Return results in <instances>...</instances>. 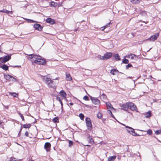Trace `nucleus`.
<instances>
[{
    "mask_svg": "<svg viewBox=\"0 0 161 161\" xmlns=\"http://www.w3.org/2000/svg\"><path fill=\"white\" fill-rule=\"evenodd\" d=\"M28 58L30 59L31 61L33 63L37 64L44 65L46 64L45 61L38 55L33 54L29 55Z\"/></svg>",
    "mask_w": 161,
    "mask_h": 161,
    "instance_id": "nucleus-1",
    "label": "nucleus"
},
{
    "mask_svg": "<svg viewBox=\"0 0 161 161\" xmlns=\"http://www.w3.org/2000/svg\"><path fill=\"white\" fill-rule=\"evenodd\" d=\"M43 80L48 86L51 88H54L58 83V81L57 78L51 80L50 78L45 76L44 77Z\"/></svg>",
    "mask_w": 161,
    "mask_h": 161,
    "instance_id": "nucleus-2",
    "label": "nucleus"
},
{
    "mask_svg": "<svg viewBox=\"0 0 161 161\" xmlns=\"http://www.w3.org/2000/svg\"><path fill=\"white\" fill-rule=\"evenodd\" d=\"M126 127L128 128L126 130L127 132L133 136H139L140 135L137 134L134 131V129L133 128L128 126H126Z\"/></svg>",
    "mask_w": 161,
    "mask_h": 161,
    "instance_id": "nucleus-3",
    "label": "nucleus"
},
{
    "mask_svg": "<svg viewBox=\"0 0 161 161\" xmlns=\"http://www.w3.org/2000/svg\"><path fill=\"white\" fill-rule=\"evenodd\" d=\"M112 56V53H107L103 56H100L99 58L101 60H107L110 58Z\"/></svg>",
    "mask_w": 161,
    "mask_h": 161,
    "instance_id": "nucleus-4",
    "label": "nucleus"
},
{
    "mask_svg": "<svg viewBox=\"0 0 161 161\" xmlns=\"http://www.w3.org/2000/svg\"><path fill=\"white\" fill-rule=\"evenodd\" d=\"M159 35V33H156L154 35L152 36L150 38H148L147 40L150 41L151 42H153L157 39Z\"/></svg>",
    "mask_w": 161,
    "mask_h": 161,
    "instance_id": "nucleus-5",
    "label": "nucleus"
},
{
    "mask_svg": "<svg viewBox=\"0 0 161 161\" xmlns=\"http://www.w3.org/2000/svg\"><path fill=\"white\" fill-rule=\"evenodd\" d=\"M86 125L88 129L91 130L92 129V125L90 119L89 118L86 119Z\"/></svg>",
    "mask_w": 161,
    "mask_h": 161,
    "instance_id": "nucleus-6",
    "label": "nucleus"
},
{
    "mask_svg": "<svg viewBox=\"0 0 161 161\" xmlns=\"http://www.w3.org/2000/svg\"><path fill=\"white\" fill-rule=\"evenodd\" d=\"M128 108L131 110H135L136 109V106L132 103L128 102Z\"/></svg>",
    "mask_w": 161,
    "mask_h": 161,
    "instance_id": "nucleus-7",
    "label": "nucleus"
},
{
    "mask_svg": "<svg viewBox=\"0 0 161 161\" xmlns=\"http://www.w3.org/2000/svg\"><path fill=\"white\" fill-rule=\"evenodd\" d=\"M137 57L133 54H130L125 56V58H130L132 60H136V59Z\"/></svg>",
    "mask_w": 161,
    "mask_h": 161,
    "instance_id": "nucleus-8",
    "label": "nucleus"
},
{
    "mask_svg": "<svg viewBox=\"0 0 161 161\" xmlns=\"http://www.w3.org/2000/svg\"><path fill=\"white\" fill-rule=\"evenodd\" d=\"M92 103L96 105H98L100 103L99 100L97 98L91 97Z\"/></svg>",
    "mask_w": 161,
    "mask_h": 161,
    "instance_id": "nucleus-9",
    "label": "nucleus"
},
{
    "mask_svg": "<svg viewBox=\"0 0 161 161\" xmlns=\"http://www.w3.org/2000/svg\"><path fill=\"white\" fill-rule=\"evenodd\" d=\"M121 107V109L125 111H127L128 109L129 108L128 102L122 104Z\"/></svg>",
    "mask_w": 161,
    "mask_h": 161,
    "instance_id": "nucleus-10",
    "label": "nucleus"
},
{
    "mask_svg": "<svg viewBox=\"0 0 161 161\" xmlns=\"http://www.w3.org/2000/svg\"><path fill=\"white\" fill-rule=\"evenodd\" d=\"M51 144L49 142H46L44 145V148L47 152L49 151L50 148Z\"/></svg>",
    "mask_w": 161,
    "mask_h": 161,
    "instance_id": "nucleus-11",
    "label": "nucleus"
},
{
    "mask_svg": "<svg viewBox=\"0 0 161 161\" xmlns=\"http://www.w3.org/2000/svg\"><path fill=\"white\" fill-rule=\"evenodd\" d=\"M4 78L7 80L11 81V79H15V78L9 75H4Z\"/></svg>",
    "mask_w": 161,
    "mask_h": 161,
    "instance_id": "nucleus-12",
    "label": "nucleus"
},
{
    "mask_svg": "<svg viewBox=\"0 0 161 161\" xmlns=\"http://www.w3.org/2000/svg\"><path fill=\"white\" fill-rule=\"evenodd\" d=\"M11 58V56H7L3 58V60L1 61L3 63H4L8 61Z\"/></svg>",
    "mask_w": 161,
    "mask_h": 161,
    "instance_id": "nucleus-13",
    "label": "nucleus"
},
{
    "mask_svg": "<svg viewBox=\"0 0 161 161\" xmlns=\"http://www.w3.org/2000/svg\"><path fill=\"white\" fill-rule=\"evenodd\" d=\"M50 6L53 7H59L60 6L59 4L57 2H55L53 1H51L50 3Z\"/></svg>",
    "mask_w": 161,
    "mask_h": 161,
    "instance_id": "nucleus-14",
    "label": "nucleus"
},
{
    "mask_svg": "<svg viewBox=\"0 0 161 161\" xmlns=\"http://www.w3.org/2000/svg\"><path fill=\"white\" fill-rule=\"evenodd\" d=\"M34 27L36 29L40 31L42 29V28L40 24H36L34 25Z\"/></svg>",
    "mask_w": 161,
    "mask_h": 161,
    "instance_id": "nucleus-15",
    "label": "nucleus"
},
{
    "mask_svg": "<svg viewBox=\"0 0 161 161\" xmlns=\"http://www.w3.org/2000/svg\"><path fill=\"white\" fill-rule=\"evenodd\" d=\"M106 105L108 108H109L110 109H113L115 110V109L112 106L111 104L109 102H105Z\"/></svg>",
    "mask_w": 161,
    "mask_h": 161,
    "instance_id": "nucleus-16",
    "label": "nucleus"
},
{
    "mask_svg": "<svg viewBox=\"0 0 161 161\" xmlns=\"http://www.w3.org/2000/svg\"><path fill=\"white\" fill-rule=\"evenodd\" d=\"M59 94L65 99H66V94L64 91L63 90L59 92Z\"/></svg>",
    "mask_w": 161,
    "mask_h": 161,
    "instance_id": "nucleus-17",
    "label": "nucleus"
},
{
    "mask_svg": "<svg viewBox=\"0 0 161 161\" xmlns=\"http://www.w3.org/2000/svg\"><path fill=\"white\" fill-rule=\"evenodd\" d=\"M46 22L51 24H53L54 23V21L53 19L50 18H48L46 19Z\"/></svg>",
    "mask_w": 161,
    "mask_h": 161,
    "instance_id": "nucleus-18",
    "label": "nucleus"
},
{
    "mask_svg": "<svg viewBox=\"0 0 161 161\" xmlns=\"http://www.w3.org/2000/svg\"><path fill=\"white\" fill-rule=\"evenodd\" d=\"M118 72V70L116 69H113L110 71V73L113 75H116Z\"/></svg>",
    "mask_w": 161,
    "mask_h": 161,
    "instance_id": "nucleus-19",
    "label": "nucleus"
},
{
    "mask_svg": "<svg viewBox=\"0 0 161 161\" xmlns=\"http://www.w3.org/2000/svg\"><path fill=\"white\" fill-rule=\"evenodd\" d=\"M116 158V156H112L109 157L108 159V161H114Z\"/></svg>",
    "mask_w": 161,
    "mask_h": 161,
    "instance_id": "nucleus-20",
    "label": "nucleus"
},
{
    "mask_svg": "<svg viewBox=\"0 0 161 161\" xmlns=\"http://www.w3.org/2000/svg\"><path fill=\"white\" fill-rule=\"evenodd\" d=\"M0 12L5 13L7 14H12V11H9L7 10H3L0 11Z\"/></svg>",
    "mask_w": 161,
    "mask_h": 161,
    "instance_id": "nucleus-21",
    "label": "nucleus"
},
{
    "mask_svg": "<svg viewBox=\"0 0 161 161\" xmlns=\"http://www.w3.org/2000/svg\"><path fill=\"white\" fill-rule=\"evenodd\" d=\"M66 79L67 80L70 81L72 80V78L69 74H66Z\"/></svg>",
    "mask_w": 161,
    "mask_h": 161,
    "instance_id": "nucleus-22",
    "label": "nucleus"
},
{
    "mask_svg": "<svg viewBox=\"0 0 161 161\" xmlns=\"http://www.w3.org/2000/svg\"><path fill=\"white\" fill-rule=\"evenodd\" d=\"M151 112L150 111H148L147 113L145 114V117L148 118L151 116Z\"/></svg>",
    "mask_w": 161,
    "mask_h": 161,
    "instance_id": "nucleus-23",
    "label": "nucleus"
},
{
    "mask_svg": "<svg viewBox=\"0 0 161 161\" xmlns=\"http://www.w3.org/2000/svg\"><path fill=\"white\" fill-rule=\"evenodd\" d=\"M56 99L57 100H58L59 102H60L61 105V108H62L63 107V104L61 98L57 96V97Z\"/></svg>",
    "mask_w": 161,
    "mask_h": 161,
    "instance_id": "nucleus-24",
    "label": "nucleus"
},
{
    "mask_svg": "<svg viewBox=\"0 0 161 161\" xmlns=\"http://www.w3.org/2000/svg\"><path fill=\"white\" fill-rule=\"evenodd\" d=\"M1 68L5 70L6 71L8 69V66L5 64L1 66Z\"/></svg>",
    "mask_w": 161,
    "mask_h": 161,
    "instance_id": "nucleus-25",
    "label": "nucleus"
},
{
    "mask_svg": "<svg viewBox=\"0 0 161 161\" xmlns=\"http://www.w3.org/2000/svg\"><path fill=\"white\" fill-rule=\"evenodd\" d=\"M101 98L103 100H105L107 99V96L104 94L101 95L100 96Z\"/></svg>",
    "mask_w": 161,
    "mask_h": 161,
    "instance_id": "nucleus-26",
    "label": "nucleus"
},
{
    "mask_svg": "<svg viewBox=\"0 0 161 161\" xmlns=\"http://www.w3.org/2000/svg\"><path fill=\"white\" fill-rule=\"evenodd\" d=\"M9 95H10L13 97H17V94L15 92H10L9 93Z\"/></svg>",
    "mask_w": 161,
    "mask_h": 161,
    "instance_id": "nucleus-27",
    "label": "nucleus"
},
{
    "mask_svg": "<svg viewBox=\"0 0 161 161\" xmlns=\"http://www.w3.org/2000/svg\"><path fill=\"white\" fill-rule=\"evenodd\" d=\"M115 58L116 60H120V58H119V56L118 54H116L115 55Z\"/></svg>",
    "mask_w": 161,
    "mask_h": 161,
    "instance_id": "nucleus-28",
    "label": "nucleus"
},
{
    "mask_svg": "<svg viewBox=\"0 0 161 161\" xmlns=\"http://www.w3.org/2000/svg\"><path fill=\"white\" fill-rule=\"evenodd\" d=\"M131 2L133 3L137 4L139 3V0H131Z\"/></svg>",
    "mask_w": 161,
    "mask_h": 161,
    "instance_id": "nucleus-29",
    "label": "nucleus"
},
{
    "mask_svg": "<svg viewBox=\"0 0 161 161\" xmlns=\"http://www.w3.org/2000/svg\"><path fill=\"white\" fill-rule=\"evenodd\" d=\"M23 127L25 128H29L31 126V125L30 124L24 125Z\"/></svg>",
    "mask_w": 161,
    "mask_h": 161,
    "instance_id": "nucleus-30",
    "label": "nucleus"
},
{
    "mask_svg": "<svg viewBox=\"0 0 161 161\" xmlns=\"http://www.w3.org/2000/svg\"><path fill=\"white\" fill-rule=\"evenodd\" d=\"M153 133L151 129H149L147 131V134L149 135L152 134Z\"/></svg>",
    "mask_w": 161,
    "mask_h": 161,
    "instance_id": "nucleus-31",
    "label": "nucleus"
},
{
    "mask_svg": "<svg viewBox=\"0 0 161 161\" xmlns=\"http://www.w3.org/2000/svg\"><path fill=\"white\" fill-rule=\"evenodd\" d=\"M79 117H80V119L82 120H83L84 118V115L83 114L80 113L79 114Z\"/></svg>",
    "mask_w": 161,
    "mask_h": 161,
    "instance_id": "nucleus-32",
    "label": "nucleus"
},
{
    "mask_svg": "<svg viewBox=\"0 0 161 161\" xmlns=\"http://www.w3.org/2000/svg\"><path fill=\"white\" fill-rule=\"evenodd\" d=\"M88 139L89 140L90 142L91 143L93 142V140L92 138L89 137H88Z\"/></svg>",
    "mask_w": 161,
    "mask_h": 161,
    "instance_id": "nucleus-33",
    "label": "nucleus"
},
{
    "mask_svg": "<svg viewBox=\"0 0 161 161\" xmlns=\"http://www.w3.org/2000/svg\"><path fill=\"white\" fill-rule=\"evenodd\" d=\"M29 23H34L35 22L34 21L30 19H25Z\"/></svg>",
    "mask_w": 161,
    "mask_h": 161,
    "instance_id": "nucleus-34",
    "label": "nucleus"
},
{
    "mask_svg": "<svg viewBox=\"0 0 161 161\" xmlns=\"http://www.w3.org/2000/svg\"><path fill=\"white\" fill-rule=\"evenodd\" d=\"M69 147H71L73 145V142L71 141H69Z\"/></svg>",
    "mask_w": 161,
    "mask_h": 161,
    "instance_id": "nucleus-35",
    "label": "nucleus"
},
{
    "mask_svg": "<svg viewBox=\"0 0 161 161\" xmlns=\"http://www.w3.org/2000/svg\"><path fill=\"white\" fill-rule=\"evenodd\" d=\"M155 133L156 135H158L161 134V130H157L155 131Z\"/></svg>",
    "mask_w": 161,
    "mask_h": 161,
    "instance_id": "nucleus-36",
    "label": "nucleus"
},
{
    "mask_svg": "<svg viewBox=\"0 0 161 161\" xmlns=\"http://www.w3.org/2000/svg\"><path fill=\"white\" fill-rule=\"evenodd\" d=\"M122 62L124 64H128L129 63V61L127 59H124L122 61Z\"/></svg>",
    "mask_w": 161,
    "mask_h": 161,
    "instance_id": "nucleus-37",
    "label": "nucleus"
},
{
    "mask_svg": "<svg viewBox=\"0 0 161 161\" xmlns=\"http://www.w3.org/2000/svg\"><path fill=\"white\" fill-rule=\"evenodd\" d=\"M108 113L112 117L114 118V115L112 114V113L110 110H108Z\"/></svg>",
    "mask_w": 161,
    "mask_h": 161,
    "instance_id": "nucleus-38",
    "label": "nucleus"
},
{
    "mask_svg": "<svg viewBox=\"0 0 161 161\" xmlns=\"http://www.w3.org/2000/svg\"><path fill=\"white\" fill-rule=\"evenodd\" d=\"M83 99L86 101H88L89 100V98L87 96H85L83 97Z\"/></svg>",
    "mask_w": 161,
    "mask_h": 161,
    "instance_id": "nucleus-39",
    "label": "nucleus"
},
{
    "mask_svg": "<svg viewBox=\"0 0 161 161\" xmlns=\"http://www.w3.org/2000/svg\"><path fill=\"white\" fill-rule=\"evenodd\" d=\"M97 117L98 118L100 119L102 117V115L100 113H98L97 114Z\"/></svg>",
    "mask_w": 161,
    "mask_h": 161,
    "instance_id": "nucleus-40",
    "label": "nucleus"
},
{
    "mask_svg": "<svg viewBox=\"0 0 161 161\" xmlns=\"http://www.w3.org/2000/svg\"><path fill=\"white\" fill-rule=\"evenodd\" d=\"M19 114L21 118L22 119V120L23 121L24 120V117L23 115L20 113H19Z\"/></svg>",
    "mask_w": 161,
    "mask_h": 161,
    "instance_id": "nucleus-41",
    "label": "nucleus"
},
{
    "mask_svg": "<svg viewBox=\"0 0 161 161\" xmlns=\"http://www.w3.org/2000/svg\"><path fill=\"white\" fill-rule=\"evenodd\" d=\"M58 118L55 117V118H54L53 119V121L54 122H56L58 120Z\"/></svg>",
    "mask_w": 161,
    "mask_h": 161,
    "instance_id": "nucleus-42",
    "label": "nucleus"
},
{
    "mask_svg": "<svg viewBox=\"0 0 161 161\" xmlns=\"http://www.w3.org/2000/svg\"><path fill=\"white\" fill-rule=\"evenodd\" d=\"M132 66V65L130 64H128L126 66V68L128 69V68Z\"/></svg>",
    "mask_w": 161,
    "mask_h": 161,
    "instance_id": "nucleus-43",
    "label": "nucleus"
},
{
    "mask_svg": "<svg viewBox=\"0 0 161 161\" xmlns=\"http://www.w3.org/2000/svg\"><path fill=\"white\" fill-rule=\"evenodd\" d=\"M110 23H108L107 25L103 27H104V28H106L107 27H108L109 26Z\"/></svg>",
    "mask_w": 161,
    "mask_h": 161,
    "instance_id": "nucleus-44",
    "label": "nucleus"
},
{
    "mask_svg": "<svg viewBox=\"0 0 161 161\" xmlns=\"http://www.w3.org/2000/svg\"><path fill=\"white\" fill-rule=\"evenodd\" d=\"M25 135L26 136H28V132L27 131L25 132Z\"/></svg>",
    "mask_w": 161,
    "mask_h": 161,
    "instance_id": "nucleus-45",
    "label": "nucleus"
},
{
    "mask_svg": "<svg viewBox=\"0 0 161 161\" xmlns=\"http://www.w3.org/2000/svg\"><path fill=\"white\" fill-rule=\"evenodd\" d=\"M11 81L14 82L16 81V79L15 78V79H11Z\"/></svg>",
    "mask_w": 161,
    "mask_h": 161,
    "instance_id": "nucleus-46",
    "label": "nucleus"
},
{
    "mask_svg": "<svg viewBox=\"0 0 161 161\" xmlns=\"http://www.w3.org/2000/svg\"><path fill=\"white\" fill-rule=\"evenodd\" d=\"M142 14L144 15H145V14H147V13H146L145 11H144L143 12Z\"/></svg>",
    "mask_w": 161,
    "mask_h": 161,
    "instance_id": "nucleus-47",
    "label": "nucleus"
},
{
    "mask_svg": "<svg viewBox=\"0 0 161 161\" xmlns=\"http://www.w3.org/2000/svg\"><path fill=\"white\" fill-rule=\"evenodd\" d=\"M101 28L102 29V30L103 31L104 30V29H105L104 27H102Z\"/></svg>",
    "mask_w": 161,
    "mask_h": 161,
    "instance_id": "nucleus-48",
    "label": "nucleus"
},
{
    "mask_svg": "<svg viewBox=\"0 0 161 161\" xmlns=\"http://www.w3.org/2000/svg\"><path fill=\"white\" fill-rule=\"evenodd\" d=\"M69 104L71 105H73V103H70Z\"/></svg>",
    "mask_w": 161,
    "mask_h": 161,
    "instance_id": "nucleus-49",
    "label": "nucleus"
},
{
    "mask_svg": "<svg viewBox=\"0 0 161 161\" xmlns=\"http://www.w3.org/2000/svg\"><path fill=\"white\" fill-rule=\"evenodd\" d=\"M121 124L123 125H124V126H125V127L126 126L125 124Z\"/></svg>",
    "mask_w": 161,
    "mask_h": 161,
    "instance_id": "nucleus-50",
    "label": "nucleus"
},
{
    "mask_svg": "<svg viewBox=\"0 0 161 161\" xmlns=\"http://www.w3.org/2000/svg\"><path fill=\"white\" fill-rule=\"evenodd\" d=\"M11 160H13V161H16V160H13L12 159L11 160H10V161H11Z\"/></svg>",
    "mask_w": 161,
    "mask_h": 161,
    "instance_id": "nucleus-51",
    "label": "nucleus"
},
{
    "mask_svg": "<svg viewBox=\"0 0 161 161\" xmlns=\"http://www.w3.org/2000/svg\"><path fill=\"white\" fill-rule=\"evenodd\" d=\"M21 130H22V128H21L20 130L19 131V133H20L21 131Z\"/></svg>",
    "mask_w": 161,
    "mask_h": 161,
    "instance_id": "nucleus-52",
    "label": "nucleus"
},
{
    "mask_svg": "<svg viewBox=\"0 0 161 161\" xmlns=\"http://www.w3.org/2000/svg\"><path fill=\"white\" fill-rule=\"evenodd\" d=\"M84 146H89V145H84Z\"/></svg>",
    "mask_w": 161,
    "mask_h": 161,
    "instance_id": "nucleus-53",
    "label": "nucleus"
},
{
    "mask_svg": "<svg viewBox=\"0 0 161 161\" xmlns=\"http://www.w3.org/2000/svg\"><path fill=\"white\" fill-rule=\"evenodd\" d=\"M2 123V122L1 121H0V124H1Z\"/></svg>",
    "mask_w": 161,
    "mask_h": 161,
    "instance_id": "nucleus-54",
    "label": "nucleus"
},
{
    "mask_svg": "<svg viewBox=\"0 0 161 161\" xmlns=\"http://www.w3.org/2000/svg\"><path fill=\"white\" fill-rule=\"evenodd\" d=\"M2 58H0V60Z\"/></svg>",
    "mask_w": 161,
    "mask_h": 161,
    "instance_id": "nucleus-55",
    "label": "nucleus"
},
{
    "mask_svg": "<svg viewBox=\"0 0 161 161\" xmlns=\"http://www.w3.org/2000/svg\"><path fill=\"white\" fill-rule=\"evenodd\" d=\"M140 130L141 131H144V130Z\"/></svg>",
    "mask_w": 161,
    "mask_h": 161,
    "instance_id": "nucleus-56",
    "label": "nucleus"
},
{
    "mask_svg": "<svg viewBox=\"0 0 161 161\" xmlns=\"http://www.w3.org/2000/svg\"><path fill=\"white\" fill-rule=\"evenodd\" d=\"M16 161H19L18 160H16Z\"/></svg>",
    "mask_w": 161,
    "mask_h": 161,
    "instance_id": "nucleus-57",
    "label": "nucleus"
}]
</instances>
